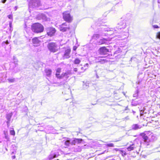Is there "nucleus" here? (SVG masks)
Wrapping results in <instances>:
<instances>
[{"label":"nucleus","mask_w":160,"mask_h":160,"mask_svg":"<svg viewBox=\"0 0 160 160\" xmlns=\"http://www.w3.org/2000/svg\"><path fill=\"white\" fill-rule=\"evenodd\" d=\"M8 17L9 19H12V15H8Z\"/></svg>","instance_id":"obj_35"},{"label":"nucleus","mask_w":160,"mask_h":160,"mask_svg":"<svg viewBox=\"0 0 160 160\" xmlns=\"http://www.w3.org/2000/svg\"><path fill=\"white\" fill-rule=\"evenodd\" d=\"M117 36L118 38H119V40H124L125 39L127 38L128 37V31L126 30L123 32H120Z\"/></svg>","instance_id":"obj_4"},{"label":"nucleus","mask_w":160,"mask_h":160,"mask_svg":"<svg viewBox=\"0 0 160 160\" xmlns=\"http://www.w3.org/2000/svg\"><path fill=\"white\" fill-rule=\"evenodd\" d=\"M7 0H2V2L3 3H5L6 2V1Z\"/></svg>","instance_id":"obj_41"},{"label":"nucleus","mask_w":160,"mask_h":160,"mask_svg":"<svg viewBox=\"0 0 160 160\" xmlns=\"http://www.w3.org/2000/svg\"><path fill=\"white\" fill-rule=\"evenodd\" d=\"M11 26H12V22H9V26H10V28H11Z\"/></svg>","instance_id":"obj_44"},{"label":"nucleus","mask_w":160,"mask_h":160,"mask_svg":"<svg viewBox=\"0 0 160 160\" xmlns=\"http://www.w3.org/2000/svg\"><path fill=\"white\" fill-rule=\"evenodd\" d=\"M59 29L61 32H64L67 31H70V25L68 23L65 22L62 23L61 25L59 26Z\"/></svg>","instance_id":"obj_3"},{"label":"nucleus","mask_w":160,"mask_h":160,"mask_svg":"<svg viewBox=\"0 0 160 160\" xmlns=\"http://www.w3.org/2000/svg\"><path fill=\"white\" fill-rule=\"evenodd\" d=\"M12 115V113H9L7 115L6 118L8 120V121L7 122L8 124L10 122Z\"/></svg>","instance_id":"obj_19"},{"label":"nucleus","mask_w":160,"mask_h":160,"mask_svg":"<svg viewBox=\"0 0 160 160\" xmlns=\"http://www.w3.org/2000/svg\"><path fill=\"white\" fill-rule=\"evenodd\" d=\"M86 69V68L85 69H84V71H85V70Z\"/></svg>","instance_id":"obj_52"},{"label":"nucleus","mask_w":160,"mask_h":160,"mask_svg":"<svg viewBox=\"0 0 160 160\" xmlns=\"http://www.w3.org/2000/svg\"><path fill=\"white\" fill-rule=\"evenodd\" d=\"M63 18L64 20L68 22H70L72 20V18L70 14L68 12L63 13Z\"/></svg>","instance_id":"obj_7"},{"label":"nucleus","mask_w":160,"mask_h":160,"mask_svg":"<svg viewBox=\"0 0 160 160\" xmlns=\"http://www.w3.org/2000/svg\"><path fill=\"white\" fill-rule=\"evenodd\" d=\"M133 96L134 97H136V98L138 96V92L133 94Z\"/></svg>","instance_id":"obj_36"},{"label":"nucleus","mask_w":160,"mask_h":160,"mask_svg":"<svg viewBox=\"0 0 160 160\" xmlns=\"http://www.w3.org/2000/svg\"><path fill=\"white\" fill-rule=\"evenodd\" d=\"M64 145L66 146V148L70 144H71V141L67 139L65 140Z\"/></svg>","instance_id":"obj_20"},{"label":"nucleus","mask_w":160,"mask_h":160,"mask_svg":"<svg viewBox=\"0 0 160 160\" xmlns=\"http://www.w3.org/2000/svg\"><path fill=\"white\" fill-rule=\"evenodd\" d=\"M56 154H50L49 156L48 157V158L50 160H51L53 159V158H56Z\"/></svg>","instance_id":"obj_23"},{"label":"nucleus","mask_w":160,"mask_h":160,"mask_svg":"<svg viewBox=\"0 0 160 160\" xmlns=\"http://www.w3.org/2000/svg\"><path fill=\"white\" fill-rule=\"evenodd\" d=\"M120 153L122 154L123 156H125L127 154L126 152L123 150L120 151Z\"/></svg>","instance_id":"obj_30"},{"label":"nucleus","mask_w":160,"mask_h":160,"mask_svg":"<svg viewBox=\"0 0 160 160\" xmlns=\"http://www.w3.org/2000/svg\"><path fill=\"white\" fill-rule=\"evenodd\" d=\"M52 70L50 69H45V72L47 76L50 77L52 73Z\"/></svg>","instance_id":"obj_17"},{"label":"nucleus","mask_w":160,"mask_h":160,"mask_svg":"<svg viewBox=\"0 0 160 160\" xmlns=\"http://www.w3.org/2000/svg\"><path fill=\"white\" fill-rule=\"evenodd\" d=\"M141 115H143L144 114H146L148 113V111H146L145 108H143V110H141L140 111Z\"/></svg>","instance_id":"obj_21"},{"label":"nucleus","mask_w":160,"mask_h":160,"mask_svg":"<svg viewBox=\"0 0 160 160\" xmlns=\"http://www.w3.org/2000/svg\"><path fill=\"white\" fill-rule=\"evenodd\" d=\"M71 141V145H75L77 143H81L82 141V139H77L75 138L74 139L70 140Z\"/></svg>","instance_id":"obj_13"},{"label":"nucleus","mask_w":160,"mask_h":160,"mask_svg":"<svg viewBox=\"0 0 160 160\" xmlns=\"http://www.w3.org/2000/svg\"><path fill=\"white\" fill-rule=\"evenodd\" d=\"M89 66V64L88 63L86 64L84 66V67H88Z\"/></svg>","instance_id":"obj_38"},{"label":"nucleus","mask_w":160,"mask_h":160,"mask_svg":"<svg viewBox=\"0 0 160 160\" xmlns=\"http://www.w3.org/2000/svg\"><path fill=\"white\" fill-rule=\"evenodd\" d=\"M105 58L102 57H98L96 58V61L97 62H99L101 63H104L106 60L104 58Z\"/></svg>","instance_id":"obj_16"},{"label":"nucleus","mask_w":160,"mask_h":160,"mask_svg":"<svg viewBox=\"0 0 160 160\" xmlns=\"http://www.w3.org/2000/svg\"><path fill=\"white\" fill-rule=\"evenodd\" d=\"M5 138L6 139H8V136L7 135H5Z\"/></svg>","instance_id":"obj_45"},{"label":"nucleus","mask_w":160,"mask_h":160,"mask_svg":"<svg viewBox=\"0 0 160 160\" xmlns=\"http://www.w3.org/2000/svg\"><path fill=\"white\" fill-rule=\"evenodd\" d=\"M81 69H82H82H84L83 68V67H82V68H81Z\"/></svg>","instance_id":"obj_51"},{"label":"nucleus","mask_w":160,"mask_h":160,"mask_svg":"<svg viewBox=\"0 0 160 160\" xmlns=\"http://www.w3.org/2000/svg\"><path fill=\"white\" fill-rule=\"evenodd\" d=\"M16 158V157L15 156H13L12 157V159H14Z\"/></svg>","instance_id":"obj_43"},{"label":"nucleus","mask_w":160,"mask_h":160,"mask_svg":"<svg viewBox=\"0 0 160 160\" xmlns=\"http://www.w3.org/2000/svg\"><path fill=\"white\" fill-rule=\"evenodd\" d=\"M96 77H97V78H99V77L98 76V75L97 74H96Z\"/></svg>","instance_id":"obj_46"},{"label":"nucleus","mask_w":160,"mask_h":160,"mask_svg":"<svg viewBox=\"0 0 160 160\" xmlns=\"http://www.w3.org/2000/svg\"><path fill=\"white\" fill-rule=\"evenodd\" d=\"M47 32L48 35L51 37L54 35L56 32V30L53 28H48L47 29Z\"/></svg>","instance_id":"obj_8"},{"label":"nucleus","mask_w":160,"mask_h":160,"mask_svg":"<svg viewBox=\"0 0 160 160\" xmlns=\"http://www.w3.org/2000/svg\"><path fill=\"white\" fill-rule=\"evenodd\" d=\"M141 136L142 137L144 141L147 143H148L150 142V140L149 139V138L146 135V134L142 133L141 134Z\"/></svg>","instance_id":"obj_14"},{"label":"nucleus","mask_w":160,"mask_h":160,"mask_svg":"<svg viewBox=\"0 0 160 160\" xmlns=\"http://www.w3.org/2000/svg\"><path fill=\"white\" fill-rule=\"evenodd\" d=\"M8 80L9 83H12L15 81V79L14 78H8Z\"/></svg>","instance_id":"obj_26"},{"label":"nucleus","mask_w":160,"mask_h":160,"mask_svg":"<svg viewBox=\"0 0 160 160\" xmlns=\"http://www.w3.org/2000/svg\"><path fill=\"white\" fill-rule=\"evenodd\" d=\"M12 153L13 154V152H12Z\"/></svg>","instance_id":"obj_53"},{"label":"nucleus","mask_w":160,"mask_h":160,"mask_svg":"<svg viewBox=\"0 0 160 160\" xmlns=\"http://www.w3.org/2000/svg\"><path fill=\"white\" fill-rule=\"evenodd\" d=\"M152 27L154 28H159L158 26L157 25H153L152 26Z\"/></svg>","instance_id":"obj_34"},{"label":"nucleus","mask_w":160,"mask_h":160,"mask_svg":"<svg viewBox=\"0 0 160 160\" xmlns=\"http://www.w3.org/2000/svg\"><path fill=\"white\" fill-rule=\"evenodd\" d=\"M32 42L34 46H37L39 45L40 42L38 38L37 37L33 38L32 39Z\"/></svg>","instance_id":"obj_15"},{"label":"nucleus","mask_w":160,"mask_h":160,"mask_svg":"<svg viewBox=\"0 0 160 160\" xmlns=\"http://www.w3.org/2000/svg\"><path fill=\"white\" fill-rule=\"evenodd\" d=\"M129 119V117L127 116L125 118H123V120H128Z\"/></svg>","instance_id":"obj_37"},{"label":"nucleus","mask_w":160,"mask_h":160,"mask_svg":"<svg viewBox=\"0 0 160 160\" xmlns=\"http://www.w3.org/2000/svg\"><path fill=\"white\" fill-rule=\"evenodd\" d=\"M71 74V72L70 71L68 70L65 72H63L60 75L61 78H63L65 77L66 78H68L69 77V76Z\"/></svg>","instance_id":"obj_12"},{"label":"nucleus","mask_w":160,"mask_h":160,"mask_svg":"<svg viewBox=\"0 0 160 160\" xmlns=\"http://www.w3.org/2000/svg\"><path fill=\"white\" fill-rule=\"evenodd\" d=\"M107 41V40L106 39L103 38L100 40L98 43V44L101 45L105 43Z\"/></svg>","instance_id":"obj_18"},{"label":"nucleus","mask_w":160,"mask_h":160,"mask_svg":"<svg viewBox=\"0 0 160 160\" xmlns=\"http://www.w3.org/2000/svg\"><path fill=\"white\" fill-rule=\"evenodd\" d=\"M77 71H78V69L77 68H74V71L76 72Z\"/></svg>","instance_id":"obj_40"},{"label":"nucleus","mask_w":160,"mask_h":160,"mask_svg":"<svg viewBox=\"0 0 160 160\" xmlns=\"http://www.w3.org/2000/svg\"><path fill=\"white\" fill-rule=\"evenodd\" d=\"M156 37L157 38L160 39V32L157 33Z\"/></svg>","instance_id":"obj_31"},{"label":"nucleus","mask_w":160,"mask_h":160,"mask_svg":"<svg viewBox=\"0 0 160 160\" xmlns=\"http://www.w3.org/2000/svg\"><path fill=\"white\" fill-rule=\"evenodd\" d=\"M126 27V24L125 22H121L118 23V26L116 28L114 31H119L122 29H124Z\"/></svg>","instance_id":"obj_6"},{"label":"nucleus","mask_w":160,"mask_h":160,"mask_svg":"<svg viewBox=\"0 0 160 160\" xmlns=\"http://www.w3.org/2000/svg\"><path fill=\"white\" fill-rule=\"evenodd\" d=\"M10 132L11 135L14 136L15 135V132L13 130H11L10 131Z\"/></svg>","instance_id":"obj_29"},{"label":"nucleus","mask_w":160,"mask_h":160,"mask_svg":"<svg viewBox=\"0 0 160 160\" xmlns=\"http://www.w3.org/2000/svg\"><path fill=\"white\" fill-rule=\"evenodd\" d=\"M6 44H8V41H7L6 42Z\"/></svg>","instance_id":"obj_48"},{"label":"nucleus","mask_w":160,"mask_h":160,"mask_svg":"<svg viewBox=\"0 0 160 160\" xmlns=\"http://www.w3.org/2000/svg\"><path fill=\"white\" fill-rule=\"evenodd\" d=\"M140 128L141 127L137 124H134L132 126V129L134 130H137Z\"/></svg>","instance_id":"obj_22"},{"label":"nucleus","mask_w":160,"mask_h":160,"mask_svg":"<svg viewBox=\"0 0 160 160\" xmlns=\"http://www.w3.org/2000/svg\"><path fill=\"white\" fill-rule=\"evenodd\" d=\"M81 151V149L80 148H78V149L77 151V152H80Z\"/></svg>","instance_id":"obj_42"},{"label":"nucleus","mask_w":160,"mask_h":160,"mask_svg":"<svg viewBox=\"0 0 160 160\" xmlns=\"http://www.w3.org/2000/svg\"><path fill=\"white\" fill-rule=\"evenodd\" d=\"M29 5L33 8L38 7L41 5L40 0H30Z\"/></svg>","instance_id":"obj_5"},{"label":"nucleus","mask_w":160,"mask_h":160,"mask_svg":"<svg viewBox=\"0 0 160 160\" xmlns=\"http://www.w3.org/2000/svg\"><path fill=\"white\" fill-rule=\"evenodd\" d=\"M5 149H6V150L7 151H8V149H7V148H5Z\"/></svg>","instance_id":"obj_50"},{"label":"nucleus","mask_w":160,"mask_h":160,"mask_svg":"<svg viewBox=\"0 0 160 160\" xmlns=\"http://www.w3.org/2000/svg\"><path fill=\"white\" fill-rule=\"evenodd\" d=\"M32 29L34 32L38 33L42 32L44 30L43 26L39 23H35L32 26Z\"/></svg>","instance_id":"obj_1"},{"label":"nucleus","mask_w":160,"mask_h":160,"mask_svg":"<svg viewBox=\"0 0 160 160\" xmlns=\"http://www.w3.org/2000/svg\"><path fill=\"white\" fill-rule=\"evenodd\" d=\"M81 61L78 58H76L74 60V63L76 64H78Z\"/></svg>","instance_id":"obj_25"},{"label":"nucleus","mask_w":160,"mask_h":160,"mask_svg":"<svg viewBox=\"0 0 160 160\" xmlns=\"http://www.w3.org/2000/svg\"><path fill=\"white\" fill-rule=\"evenodd\" d=\"M109 52V49L105 47H101L99 49V53L102 55H106Z\"/></svg>","instance_id":"obj_9"},{"label":"nucleus","mask_w":160,"mask_h":160,"mask_svg":"<svg viewBox=\"0 0 160 160\" xmlns=\"http://www.w3.org/2000/svg\"><path fill=\"white\" fill-rule=\"evenodd\" d=\"M106 146L108 147H114V145L113 143H110L108 144H107L106 145Z\"/></svg>","instance_id":"obj_28"},{"label":"nucleus","mask_w":160,"mask_h":160,"mask_svg":"<svg viewBox=\"0 0 160 160\" xmlns=\"http://www.w3.org/2000/svg\"><path fill=\"white\" fill-rule=\"evenodd\" d=\"M47 47L49 51L52 52H57L59 49V48L56 43L50 42L48 43Z\"/></svg>","instance_id":"obj_2"},{"label":"nucleus","mask_w":160,"mask_h":160,"mask_svg":"<svg viewBox=\"0 0 160 160\" xmlns=\"http://www.w3.org/2000/svg\"><path fill=\"white\" fill-rule=\"evenodd\" d=\"M76 48H75V47H74V48H73V50H76Z\"/></svg>","instance_id":"obj_47"},{"label":"nucleus","mask_w":160,"mask_h":160,"mask_svg":"<svg viewBox=\"0 0 160 160\" xmlns=\"http://www.w3.org/2000/svg\"><path fill=\"white\" fill-rule=\"evenodd\" d=\"M61 71V68H58L56 70L57 73H60Z\"/></svg>","instance_id":"obj_32"},{"label":"nucleus","mask_w":160,"mask_h":160,"mask_svg":"<svg viewBox=\"0 0 160 160\" xmlns=\"http://www.w3.org/2000/svg\"><path fill=\"white\" fill-rule=\"evenodd\" d=\"M139 146V145H137V144H136L134 142L133 144L129 146L127 148V149L128 151H130L136 149Z\"/></svg>","instance_id":"obj_11"},{"label":"nucleus","mask_w":160,"mask_h":160,"mask_svg":"<svg viewBox=\"0 0 160 160\" xmlns=\"http://www.w3.org/2000/svg\"><path fill=\"white\" fill-rule=\"evenodd\" d=\"M100 36V35L98 34H94L92 37V39L97 40L98 39Z\"/></svg>","instance_id":"obj_24"},{"label":"nucleus","mask_w":160,"mask_h":160,"mask_svg":"<svg viewBox=\"0 0 160 160\" xmlns=\"http://www.w3.org/2000/svg\"><path fill=\"white\" fill-rule=\"evenodd\" d=\"M71 52L70 49L68 48L66 49L63 55L64 58H68L70 57V54Z\"/></svg>","instance_id":"obj_10"},{"label":"nucleus","mask_w":160,"mask_h":160,"mask_svg":"<svg viewBox=\"0 0 160 160\" xmlns=\"http://www.w3.org/2000/svg\"><path fill=\"white\" fill-rule=\"evenodd\" d=\"M83 88L84 89H87L88 87V84L85 83L83 85Z\"/></svg>","instance_id":"obj_27"},{"label":"nucleus","mask_w":160,"mask_h":160,"mask_svg":"<svg viewBox=\"0 0 160 160\" xmlns=\"http://www.w3.org/2000/svg\"><path fill=\"white\" fill-rule=\"evenodd\" d=\"M18 61L17 60H15L14 61V63H15V64L17 65L18 64Z\"/></svg>","instance_id":"obj_39"},{"label":"nucleus","mask_w":160,"mask_h":160,"mask_svg":"<svg viewBox=\"0 0 160 160\" xmlns=\"http://www.w3.org/2000/svg\"><path fill=\"white\" fill-rule=\"evenodd\" d=\"M132 112H133V114H134L135 113V111H132Z\"/></svg>","instance_id":"obj_49"},{"label":"nucleus","mask_w":160,"mask_h":160,"mask_svg":"<svg viewBox=\"0 0 160 160\" xmlns=\"http://www.w3.org/2000/svg\"><path fill=\"white\" fill-rule=\"evenodd\" d=\"M159 66H160V64L159 65Z\"/></svg>","instance_id":"obj_54"},{"label":"nucleus","mask_w":160,"mask_h":160,"mask_svg":"<svg viewBox=\"0 0 160 160\" xmlns=\"http://www.w3.org/2000/svg\"><path fill=\"white\" fill-rule=\"evenodd\" d=\"M56 76L58 78H60V74H59L58 73H57L56 74Z\"/></svg>","instance_id":"obj_33"},{"label":"nucleus","mask_w":160,"mask_h":160,"mask_svg":"<svg viewBox=\"0 0 160 160\" xmlns=\"http://www.w3.org/2000/svg\"><path fill=\"white\" fill-rule=\"evenodd\" d=\"M57 160H58V159H57Z\"/></svg>","instance_id":"obj_55"}]
</instances>
